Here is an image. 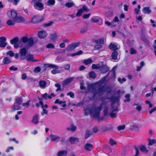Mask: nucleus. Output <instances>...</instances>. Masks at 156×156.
Wrapping results in <instances>:
<instances>
[{
    "instance_id": "f257e3e1",
    "label": "nucleus",
    "mask_w": 156,
    "mask_h": 156,
    "mask_svg": "<svg viewBox=\"0 0 156 156\" xmlns=\"http://www.w3.org/2000/svg\"><path fill=\"white\" fill-rule=\"evenodd\" d=\"M102 105L99 106L94 107L90 109L89 107H87L84 109L86 115L90 114L94 118H98L100 111L102 109Z\"/></svg>"
},
{
    "instance_id": "f03ea898",
    "label": "nucleus",
    "mask_w": 156,
    "mask_h": 156,
    "mask_svg": "<svg viewBox=\"0 0 156 156\" xmlns=\"http://www.w3.org/2000/svg\"><path fill=\"white\" fill-rule=\"evenodd\" d=\"M43 0H33L32 3L33 4L34 8L40 11L44 9V5L42 2Z\"/></svg>"
},
{
    "instance_id": "7ed1b4c3",
    "label": "nucleus",
    "mask_w": 156,
    "mask_h": 156,
    "mask_svg": "<svg viewBox=\"0 0 156 156\" xmlns=\"http://www.w3.org/2000/svg\"><path fill=\"white\" fill-rule=\"evenodd\" d=\"M118 98H115L114 100H112V101L113 104L112 105V109H111V112L110 114V115L111 117L114 118L116 116V112L117 111V108L116 107L114 108L113 105L114 104H116V105L118 104L116 102H118Z\"/></svg>"
},
{
    "instance_id": "20e7f679",
    "label": "nucleus",
    "mask_w": 156,
    "mask_h": 156,
    "mask_svg": "<svg viewBox=\"0 0 156 156\" xmlns=\"http://www.w3.org/2000/svg\"><path fill=\"white\" fill-rule=\"evenodd\" d=\"M93 69H100V70L103 73H105L108 70V67L105 66H101L99 64H93L92 66Z\"/></svg>"
},
{
    "instance_id": "39448f33",
    "label": "nucleus",
    "mask_w": 156,
    "mask_h": 156,
    "mask_svg": "<svg viewBox=\"0 0 156 156\" xmlns=\"http://www.w3.org/2000/svg\"><path fill=\"white\" fill-rule=\"evenodd\" d=\"M18 38H15L10 40V43L12 44H14V47L16 48L21 47L22 46V41H18Z\"/></svg>"
},
{
    "instance_id": "423d86ee",
    "label": "nucleus",
    "mask_w": 156,
    "mask_h": 156,
    "mask_svg": "<svg viewBox=\"0 0 156 156\" xmlns=\"http://www.w3.org/2000/svg\"><path fill=\"white\" fill-rule=\"evenodd\" d=\"M22 41L23 43H27L29 46H31L34 44L33 39L31 37L28 38L27 37H24L22 38Z\"/></svg>"
},
{
    "instance_id": "0eeeda50",
    "label": "nucleus",
    "mask_w": 156,
    "mask_h": 156,
    "mask_svg": "<svg viewBox=\"0 0 156 156\" xmlns=\"http://www.w3.org/2000/svg\"><path fill=\"white\" fill-rule=\"evenodd\" d=\"M17 15V12L14 9H12L8 11L7 12V16L10 19H15Z\"/></svg>"
},
{
    "instance_id": "6e6552de",
    "label": "nucleus",
    "mask_w": 156,
    "mask_h": 156,
    "mask_svg": "<svg viewBox=\"0 0 156 156\" xmlns=\"http://www.w3.org/2000/svg\"><path fill=\"white\" fill-rule=\"evenodd\" d=\"M80 44V43L79 42L72 44L68 46L66 49L68 51L73 50L75 48L78 47L79 45Z\"/></svg>"
},
{
    "instance_id": "1a4fd4ad",
    "label": "nucleus",
    "mask_w": 156,
    "mask_h": 156,
    "mask_svg": "<svg viewBox=\"0 0 156 156\" xmlns=\"http://www.w3.org/2000/svg\"><path fill=\"white\" fill-rule=\"evenodd\" d=\"M6 38L4 37H0V47H4L7 45V43L5 41Z\"/></svg>"
},
{
    "instance_id": "9d476101",
    "label": "nucleus",
    "mask_w": 156,
    "mask_h": 156,
    "mask_svg": "<svg viewBox=\"0 0 156 156\" xmlns=\"http://www.w3.org/2000/svg\"><path fill=\"white\" fill-rule=\"evenodd\" d=\"M44 20L43 17H41V19L39 18V17L38 16H33L32 19V22L35 23L41 22Z\"/></svg>"
},
{
    "instance_id": "9b49d317",
    "label": "nucleus",
    "mask_w": 156,
    "mask_h": 156,
    "mask_svg": "<svg viewBox=\"0 0 156 156\" xmlns=\"http://www.w3.org/2000/svg\"><path fill=\"white\" fill-rule=\"evenodd\" d=\"M20 54L21 57L22 59H24V57L25 56L27 53L26 49L24 48H23L21 49L20 51Z\"/></svg>"
},
{
    "instance_id": "f8f14e48",
    "label": "nucleus",
    "mask_w": 156,
    "mask_h": 156,
    "mask_svg": "<svg viewBox=\"0 0 156 156\" xmlns=\"http://www.w3.org/2000/svg\"><path fill=\"white\" fill-rule=\"evenodd\" d=\"M67 151L66 150H62L58 151L57 154V156H66Z\"/></svg>"
},
{
    "instance_id": "ddd939ff",
    "label": "nucleus",
    "mask_w": 156,
    "mask_h": 156,
    "mask_svg": "<svg viewBox=\"0 0 156 156\" xmlns=\"http://www.w3.org/2000/svg\"><path fill=\"white\" fill-rule=\"evenodd\" d=\"M47 35V32L44 31L42 30L38 33V37L41 38H44Z\"/></svg>"
},
{
    "instance_id": "4468645a",
    "label": "nucleus",
    "mask_w": 156,
    "mask_h": 156,
    "mask_svg": "<svg viewBox=\"0 0 156 156\" xmlns=\"http://www.w3.org/2000/svg\"><path fill=\"white\" fill-rule=\"evenodd\" d=\"M32 123L35 124H37L39 122L38 115H34L31 120Z\"/></svg>"
},
{
    "instance_id": "2eb2a0df",
    "label": "nucleus",
    "mask_w": 156,
    "mask_h": 156,
    "mask_svg": "<svg viewBox=\"0 0 156 156\" xmlns=\"http://www.w3.org/2000/svg\"><path fill=\"white\" fill-rule=\"evenodd\" d=\"M147 140L148 143V146H151L154 144H156V139H150V138H148Z\"/></svg>"
},
{
    "instance_id": "dca6fc26",
    "label": "nucleus",
    "mask_w": 156,
    "mask_h": 156,
    "mask_svg": "<svg viewBox=\"0 0 156 156\" xmlns=\"http://www.w3.org/2000/svg\"><path fill=\"white\" fill-rule=\"evenodd\" d=\"M50 138L51 140L53 141H58L60 139V137L56 135H51L50 136Z\"/></svg>"
},
{
    "instance_id": "f3484780",
    "label": "nucleus",
    "mask_w": 156,
    "mask_h": 156,
    "mask_svg": "<svg viewBox=\"0 0 156 156\" xmlns=\"http://www.w3.org/2000/svg\"><path fill=\"white\" fill-rule=\"evenodd\" d=\"M58 37V36L56 33H54L52 34L50 36V38L51 40L52 41H54L57 40Z\"/></svg>"
},
{
    "instance_id": "a211bd4d",
    "label": "nucleus",
    "mask_w": 156,
    "mask_h": 156,
    "mask_svg": "<svg viewBox=\"0 0 156 156\" xmlns=\"http://www.w3.org/2000/svg\"><path fill=\"white\" fill-rule=\"evenodd\" d=\"M20 105L14 103V105L11 108V111H14L15 110H17L20 109Z\"/></svg>"
},
{
    "instance_id": "6ab92c4d",
    "label": "nucleus",
    "mask_w": 156,
    "mask_h": 156,
    "mask_svg": "<svg viewBox=\"0 0 156 156\" xmlns=\"http://www.w3.org/2000/svg\"><path fill=\"white\" fill-rule=\"evenodd\" d=\"M109 47L110 49L113 50H117L118 49V47L116 43H111Z\"/></svg>"
},
{
    "instance_id": "aec40b11",
    "label": "nucleus",
    "mask_w": 156,
    "mask_h": 156,
    "mask_svg": "<svg viewBox=\"0 0 156 156\" xmlns=\"http://www.w3.org/2000/svg\"><path fill=\"white\" fill-rule=\"evenodd\" d=\"M73 77H70L66 79L63 82V85L65 86L73 80Z\"/></svg>"
},
{
    "instance_id": "412c9836",
    "label": "nucleus",
    "mask_w": 156,
    "mask_h": 156,
    "mask_svg": "<svg viewBox=\"0 0 156 156\" xmlns=\"http://www.w3.org/2000/svg\"><path fill=\"white\" fill-rule=\"evenodd\" d=\"M93 148V146L92 145L89 143L86 144L84 146L85 149L87 151L91 150Z\"/></svg>"
},
{
    "instance_id": "4be33fe9",
    "label": "nucleus",
    "mask_w": 156,
    "mask_h": 156,
    "mask_svg": "<svg viewBox=\"0 0 156 156\" xmlns=\"http://www.w3.org/2000/svg\"><path fill=\"white\" fill-rule=\"evenodd\" d=\"M69 140L71 144H75L78 142V139L77 138L71 137L69 138Z\"/></svg>"
},
{
    "instance_id": "5701e85b",
    "label": "nucleus",
    "mask_w": 156,
    "mask_h": 156,
    "mask_svg": "<svg viewBox=\"0 0 156 156\" xmlns=\"http://www.w3.org/2000/svg\"><path fill=\"white\" fill-rule=\"evenodd\" d=\"M16 22H21L24 21V19L22 17L16 16L15 19Z\"/></svg>"
},
{
    "instance_id": "b1692460",
    "label": "nucleus",
    "mask_w": 156,
    "mask_h": 156,
    "mask_svg": "<svg viewBox=\"0 0 156 156\" xmlns=\"http://www.w3.org/2000/svg\"><path fill=\"white\" fill-rule=\"evenodd\" d=\"M39 83L40 87L42 88H45L47 84V86H48L49 85V83L47 84L46 82L43 80L40 81Z\"/></svg>"
},
{
    "instance_id": "393cba45",
    "label": "nucleus",
    "mask_w": 156,
    "mask_h": 156,
    "mask_svg": "<svg viewBox=\"0 0 156 156\" xmlns=\"http://www.w3.org/2000/svg\"><path fill=\"white\" fill-rule=\"evenodd\" d=\"M139 149L141 151L147 153L148 151L146 147L144 145H142L140 146Z\"/></svg>"
},
{
    "instance_id": "a878e982",
    "label": "nucleus",
    "mask_w": 156,
    "mask_h": 156,
    "mask_svg": "<svg viewBox=\"0 0 156 156\" xmlns=\"http://www.w3.org/2000/svg\"><path fill=\"white\" fill-rule=\"evenodd\" d=\"M27 59L30 61L34 62L36 61L34 59V56L32 55H28L26 56Z\"/></svg>"
},
{
    "instance_id": "bb28decb",
    "label": "nucleus",
    "mask_w": 156,
    "mask_h": 156,
    "mask_svg": "<svg viewBox=\"0 0 156 156\" xmlns=\"http://www.w3.org/2000/svg\"><path fill=\"white\" fill-rule=\"evenodd\" d=\"M118 55V53L117 51H113L112 55V59L114 60H117Z\"/></svg>"
},
{
    "instance_id": "cd10ccee",
    "label": "nucleus",
    "mask_w": 156,
    "mask_h": 156,
    "mask_svg": "<svg viewBox=\"0 0 156 156\" xmlns=\"http://www.w3.org/2000/svg\"><path fill=\"white\" fill-rule=\"evenodd\" d=\"M44 66L45 67L48 68V67H51V68H57L58 67L57 66L50 64H44Z\"/></svg>"
},
{
    "instance_id": "c85d7f7f",
    "label": "nucleus",
    "mask_w": 156,
    "mask_h": 156,
    "mask_svg": "<svg viewBox=\"0 0 156 156\" xmlns=\"http://www.w3.org/2000/svg\"><path fill=\"white\" fill-rule=\"evenodd\" d=\"M11 62V61L10 58L9 57L5 58L3 60V63L4 64H8L10 63Z\"/></svg>"
},
{
    "instance_id": "c756f323",
    "label": "nucleus",
    "mask_w": 156,
    "mask_h": 156,
    "mask_svg": "<svg viewBox=\"0 0 156 156\" xmlns=\"http://www.w3.org/2000/svg\"><path fill=\"white\" fill-rule=\"evenodd\" d=\"M11 19L9 20L7 22V24L9 25H14L16 21L14 19Z\"/></svg>"
},
{
    "instance_id": "7c9ffc66",
    "label": "nucleus",
    "mask_w": 156,
    "mask_h": 156,
    "mask_svg": "<svg viewBox=\"0 0 156 156\" xmlns=\"http://www.w3.org/2000/svg\"><path fill=\"white\" fill-rule=\"evenodd\" d=\"M83 63L85 65H87L92 62V60L90 58H88L83 60Z\"/></svg>"
},
{
    "instance_id": "2f4dec72",
    "label": "nucleus",
    "mask_w": 156,
    "mask_h": 156,
    "mask_svg": "<svg viewBox=\"0 0 156 156\" xmlns=\"http://www.w3.org/2000/svg\"><path fill=\"white\" fill-rule=\"evenodd\" d=\"M143 12L144 13L148 14L151 12V10L149 7H145L143 9Z\"/></svg>"
},
{
    "instance_id": "473e14b6",
    "label": "nucleus",
    "mask_w": 156,
    "mask_h": 156,
    "mask_svg": "<svg viewBox=\"0 0 156 156\" xmlns=\"http://www.w3.org/2000/svg\"><path fill=\"white\" fill-rule=\"evenodd\" d=\"M22 98H21L18 97L16 99V102L15 103L20 105L22 103Z\"/></svg>"
},
{
    "instance_id": "72a5a7b5",
    "label": "nucleus",
    "mask_w": 156,
    "mask_h": 156,
    "mask_svg": "<svg viewBox=\"0 0 156 156\" xmlns=\"http://www.w3.org/2000/svg\"><path fill=\"white\" fill-rule=\"evenodd\" d=\"M55 3V0H48L46 3V5L48 6L52 5H54Z\"/></svg>"
},
{
    "instance_id": "f704fd0d",
    "label": "nucleus",
    "mask_w": 156,
    "mask_h": 156,
    "mask_svg": "<svg viewBox=\"0 0 156 156\" xmlns=\"http://www.w3.org/2000/svg\"><path fill=\"white\" fill-rule=\"evenodd\" d=\"M104 41L103 39H99L95 40L94 42L98 44H104Z\"/></svg>"
},
{
    "instance_id": "c9c22d12",
    "label": "nucleus",
    "mask_w": 156,
    "mask_h": 156,
    "mask_svg": "<svg viewBox=\"0 0 156 156\" xmlns=\"http://www.w3.org/2000/svg\"><path fill=\"white\" fill-rule=\"evenodd\" d=\"M76 127L74 125H72L70 127H68L67 128L68 130H70L72 131H74L76 130Z\"/></svg>"
},
{
    "instance_id": "e433bc0d",
    "label": "nucleus",
    "mask_w": 156,
    "mask_h": 156,
    "mask_svg": "<svg viewBox=\"0 0 156 156\" xmlns=\"http://www.w3.org/2000/svg\"><path fill=\"white\" fill-rule=\"evenodd\" d=\"M58 68H52L53 69L51 71V73L53 74H55L58 73H60L59 70L58 69L59 67L57 66Z\"/></svg>"
},
{
    "instance_id": "4c0bfd02",
    "label": "nucleus",
    "mask_w": 156,
    "mask_h": 156,
    "mask_svg": "<svg viewBox=\"0 0 156 156\" xmlns=\"http://www.w3.org/2000/svg\"><path fill=\"white\" fill-rule=\"evenodd\" d=\"M89 76L91 78L94 79L96 78V73L92 71L89 73Z\"/></svg>"
},
{
    "instance_id": "58836bf2",
    "label": "nucleus",
    "mask_w": 156,
    "mask_h": 156,
    "mask_svg": "<svg viewBox=\"0 0 156 156\" xmlns=\"http://www.w3.org/2000/svg\"><path fill=\"white\" fill-rule=\"evenodd\" d=\"M42 97L46 99H50L51 98V97L49 96V95L47 93H45L44 94H43L42 95Z\"/></svg>"
},
{
    "instance_id": "ea45409f",
    "label": "nucleus",
    "mask_w": 156,
    "mask_h": 156,
    "mask_svg": "<svg viewBox=\"0 0 156 156\" xmlns=\"http://www.w3.org/2000/svg\"><path fill=\"white\" fill-rule=\"evenodd\" d=\"M100 18L99 17H94L92 19V21L94 23H97L100 19Z\"/></svg>"
},
{
    "instance_id": "a19ab883",
    "label": "nucleus",
    "mask_w": 156,
    "mask_h": 156,
    "mask_svg": "<svg viewBox=\"0 0 156 156\" xmlns=\"http://www.w3.org/2000/svg\"><path fill=\"white\" fill-rule=\"evenodd\" d=\"M130 128L133 131H137L138 130V127L136 125H132L131 126Z\"/></svg>"
},
{
    "instance_id": "79ce46f5",
    "label": "nucleus",
    "mask_w": 156,
    "mask_h": 156,
    "mask_svg": "<svg viewBox=\"0 0 156 156\" xmlns=\"http://www.w3.org/2000/svg\"><path fill=\"white\" fill-rule=\"evenodd\" d=\"M14 147L13 146H10L7 148L5 150L6 153L9 152L11 151H13L14 150Z\"/></svg>"
},
{
    "instance_id": "37998d69",
    "label": "nucleus",
    "mask_w": 156,
    "mask_h": 156,
    "mask_svg": "<svg viewBox=\"0 0 156 156\" xmlns=\"http://www.w3.org/2000/svg\"><path fill=\"white\" fill-rule=\"evenodd\" d=\"M130 94H126L125 96V98H126V99H125L124 100V101L125 102H128L130 101Z\"/></svg>"
},
{
    "instance_id": "c03bdc74",
    "label": "nucleus",
    "mask_w": 156,
    "mask_h": 156,
    "mask_svg": "<svg viewBox=\"0 0 156 156\" xmlns=\"http://www.w3.org/2000/svg\"><path fill=\"white\" fill-rule=\"evenodd\" d=\"M140 5H138V6L137 8H135L134 9V12L135 14H139L140 11Z\"/></svg>"
},
{
    "instance_id": "a18cd8bd",
    "label": "nucleus",
    "mask_w": 156,
    "mask_h": 156,
    "mask_svg": "<svg viewBox=\"0 0 156 156\" xmlns=\"http://www.w3.org/2000/svg\"><path fill=\"white\" fill-rule=\"evenodd\" d=\"M30 101H27L26 103H23L22 104L23 106L27 108L29 107L30 105Z\"/></svg>"
},
{
    "instance_id": "49530a36",
    "label": "nucleus",
    "mask_w": 156,
    "mask_h": 156,
    "mask_svg": "<svg viewBox=\"0 0 156 156\" xmlns=\"http://www.w3.org/2000/svg\"><path fill=\"white\" fill-rule=\"evenodd\" d=\"M9 141L10 142H14L16 144H18L19 143V141L15 138H9Z\"/></svg>"
},
{
    "instance_id": "de8ad7c7",
    "label": "nucleus",
    "mask_w": 156,
    "mask_h": 156,
    "mask_svg": "<svg viewBox=\"0 0 156 156\" xmlns=\"http://www.w3.org/2000/svg\"><path fill=\"white\" fill-rule=\"evenodd\" d=\"M39 103L41 105V107L43 108V109L44 108L46 109L48 108V105L46 104L44 105L42 101H39Z\"/></svg>"
},
{
    "instance_id": "09e8293b",
    "label": "nucleus",
    "mask_w": 156,
    "mask_h": 156,
    "mask_svg": "<svg viewBox=\"0 0 156 156\" xmlns=\"http://www.w3.org/2000/svg\"><path fill=\"white\" fill-rule=\"evenodd\" d=\"M74 5L73 2H68L66 4V6L68 8H70Z\"/></svg>"
},
{
    "instance_id": "8fccbe9b",
    "label": "nucleus",
    "mask_w": 156,
    "mask_h": 156,
    "mask_svg": "<svg viewBox=\"0 0 156 156\" xmlns=\"http://www.w3.org/2000/svg\"><path fill=\"white\" fill-rule=\"evenodd\" d=\"M46 47L47 48L53 49L54 48V45L53 44L51 43L48 44L46 46Z\"/></svg>"
},
{
    "instance_id": "3c124183",
    "label": "nucleus",
    "mask_w": 156,
    "mask_h": 156,
    "mask_svg": "<svg viewBox=\"0 0 156 156\" xmlns=\"http://www.w3.org/2000/svg\"><path fill=\"white\" fill-rule=\"evenodd\" d=\"M6 55H9L10 57H13L14 54L12 51H10L6 52Z\"/></svg>"
},
{
    "instance_id": "603ef678",
    "label": "nucleus",
    "mask_w": 156,
    "mask_h": 156,
    "mask_svg": "<svg viewBox=\"0 0 156 156\" xmlns=\"http://www.w3.org/2000/svg\"><path fill=\"white\" fill-rule=\"evenodd\" d=\"M82 12L83 10L80 9L78 10V12L76 14V15L77 16H81Z\"/></svg>"
},
{
    "instance_id": "864d4df0",
    "label": "nucleus",
    "mask_w": 156,
    "mask_h": 156,
    "mask_svg": "<svg viewBox=\"0 0 156 156\" xmlns=\"http://www.w3.org/2000/svg\"><path fill=\"white\" fill-rule=\"evenodd\" d=\"M48 113V111L46 109L44 108L42 111L41 112V114L43 116L44 115L47 114Z\"/></svg>"
},
{
    "instance_id": "5fc2aeb1",
    "label": "nucleus",
    "mask_w": 156,
    "mask_h": 156,
    "mask_svg": "<svg viewBox=\"0 0 156 156\" xmlns=\"http://www.w3.org/2000/svg\"><path fill=\"white\" fill-rule=\"evenodd\" d=\"M125 128V125H122V126H120L118 127V129L119 131H121V130H124Z\"/></svg>"
},
{
    "instance_id": "6e6d98bb",
    "label": "nucleus",
    "mask_w": 156,
    "mask_h": 156,
    "mask_svg": "<svg viewBox=\"0 0 156 156\" xmlns=\"http://www.w3.org/2000/svg\"><path fill=\"white\" fill-rule=\"evenodd\" d=\"M67 95L68 96H69L70 97L72 98H74V94L73 92H70L68 93Z\"/></svg>"
},
{
    "instance_id": "4d7b16f0",
    "label": "nucleus",
    "mask_w": 156,
    "mask_h": 156,
    "mask_svg": "<svg viewBox=\"0 0 156 156\" xmlns=\"http://www.w3.org/2000/svg\"><path fill=\"white\" fill-rule=\"evenodd\" d=\"M118 80L120 83H122L123 82L125 81L126 80L125 78L121 79L120 78H118Z\"/></svg>"
},
{
    "instance_id": "13d9d810",
    "label": "nucleus",
    "mask_w": 156,
    "mask_h": 156,
    "mask_svg": "<svg viewBox=\"0 0 156 156\" xmlns=\"http://www.w3.org/2000/svg\"><path fill=\"white\" fill-rule=\"evenodd\" d=\"M55 86L57 87V89H56V91H58L61 90V86L58 83H56L55 85Z\"/></svg>"
},
{
    "instance_id": "bf43d9fd",
    "label": "nucleus",
    "mask_w": 156,
    "mask_h": 156,
    "mask_svg": "<svg viewBox=\"0 0 156 156\" xmlns=\"http://www.w3.org/2000/svg\"><path fill=\"white\" fill-rule=\"evenodd\" d=\"M110 144L111 145H116V143L113 140L111 139L110 140Z\"/></svg>"
},
{
    "instance_id": "052dcab7",
    "label": "nucleus",
    "mask_w": 156,
    "mask_h": 156,
    "mask_svg": "<svg viewBox=\"0 0 156 156\" xmlns=\"http://www.w3.org/2000/svg\"><path fill=\"white\" fill-rule=\"evenodd\" d=\"M102 47V46L101 45H97L95 46L94 49L95 50H98L101 48Z\"/></svg>"
},
{
    "instance_id": "680f3d73",
    "label": "nucleus",
    "mask_w": 156,
    "mask_h": 156,
    "mask_svg": "<svg viewBox=\"0 0 156 156\" xmlns=\"http://www.w3.org/2000/svg\"><path fill=\"white\" fill-rule=\"evenodd\" d=\"M130 52L131 54H133L136 53V51L134 48H132L130 49Z\"/></svg>"
},
{
    "instance_id": "e2e57ef3",
    "label": "nucleus",
    "mask_w": 156,
    "mask_h": 156,
    "mask_svg": "<svg viewBox=\"0 0 156 156\" xmlns=\"http://www.w3.org/2000/svg\"><path fill=\"white\" fill-rule=\"evenodd\" d=\"M63 103H64V101H59L58 99L56 100L55 102V104L58 103L60 105L62 104Z\"/></svg>"
},
{
    "instance_id": "0e129e2a",
    "label": "nucleus",
    "mask_w": 156,
    "mask_h": 156,
    "mask_svg": "<svg viewBox=\"0 0 156 156\" xmlns=\"http://www.w3.org/2000/svg\"><path fill=\"white\" fill-rule=\"evenodd\" d=\"M81 9L83 10V11L87 12L89 11L88 9L85 5H83Z\"/></svg>"
},
{
    "instance_id": "69168bd1",
    "label": "nucleus",
    "mask_w": 156,
    "mask_h": 156,
    "mask_svg": "<svg viewBox=\"0 0 156 156\" xmlns=\"http://www.w3.org/2000/svg\"><path fill=\"white\" fill-rule=\"evenodd\" d=\"M96 85V84H91L88 85V88L89 90H90L91 88H93Z\"/></svg>"
},
{
    "instance_id": "338daca9",
    "label": "nucleus",
    "mask_w": 156,
    "mask_h": 156,
    "mask_svg": "<svg viewBox=\"0 0 156 156\" xmlns=\"http://www.w3.org/2000/svg\"><path fill=\"white\" fill-rule=\"evenodd\" d=\"M91 135V134L90 133V132L89 131H87L86 133V135L85 136V138L86 139L90 135Z\"/></svg>"
},
{
    "instance_id": "774afa93",
    "label": "nucleus",
    "mask_w": 156,
    "mask_h": 156,
    "mask_svg": "<svg viewBox=\"0 0 156 156\" xmlns=\"http://www.w3.org/2000/svg\"><path fill=\"white\" fill-rule=\"evenodd\" d=\"M135 154L134 156H138L139 154V151L138 149L136 147H135Z\"/></svg>"
}]
</instances>
